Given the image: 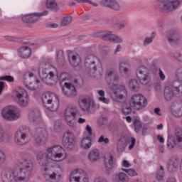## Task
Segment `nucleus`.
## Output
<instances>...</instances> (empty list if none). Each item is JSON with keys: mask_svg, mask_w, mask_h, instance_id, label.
Here are the masks:
<instances>
[{"mask_svg": "<svg viewBox=\"0 0 182 182\" xmlns=\"http://www.w3.org/2000/svg\"><path fill=\"white\" fill-rule=\"evenodd\" d=\"M63 146L67 150H73L75 147V136L70 132H67L63 137Z\"/></svg>", "mask_w": 182, "mask_h": 182, "instance_id": "obj_19", "label": "nucleus"}, {"mask_svg": "<svg viewBox=\"0 0 182 182\" xmlns=\"http://www.w3.org/2000/svg\"><path fill=\"white\" fill-rule=\"evenodd\" d=\"M58 26H59V25H58V23H48L47 25V28H52V29H55V28H58Z\"/></svg>", "mask_w": 182, "mask_h": 182, "instance_id": "obj_60", "label": "nucleus"}, {"mask_svg": "<svg viewBox=\"0 0 182 182\" xmlns=\"http://www.w3.org/2000/svg\"><path fill=\"white\" fill-rule=\"evenodd\" d=\"M98 124L100 127L106 126L107 124V117H103L99 118V119H98Z\"/></svg>", "mask_w": 182, "mask_h": 182, "instance_id": "obj_48", "label": "nucleus"}, {"mask_svg": "<svg viewBox=\"0 0 182 182\" xmlns=\"http://www.w3.org/2000/svg\"><path fill=\"white\" fill-rule=\"evenodd\" d=\"M164 96L167 102L173 100L175 96H182V81L175 80L171 85L166 86L164 89Z\"/></svg>", "mask_w": 182, "mask_h": 182, "instance_id": "obj_7", "label": "nucleus"}, {"mask_svg": "<svg viewBox=\"0 0 182 182\" xmlns=\"http://www.w3.org/2000/svg\"><path fill=\"white\" fill-rule=\"evenodd\" d=\"M76 2H77L78 4H90L92 6H98V4L97 3H93L92 1L90 0H75Z\"/></svg>", "mask_w": 182, "mask_h": 182, "instance_id": "obj_49", "label": "nucleus"}, {"mask_svg": "<svg viewBox=\"0 0 182 182\" xmlns=\"http://www.w3.org/2000/svg\"><path fill=\"white\" fill-rule=\"evenodd\" d=\"M156 36V33L153 32L150 37H146L144 41V46H147L148 45H150L154 40V38Z\"/></svg>", "mask_w": 182, "mask_h": 182, "instance_id": "obj_44", "label": "nucleus"}, {"mask_svg": "<svg viewBox=\"0 0 182 182\" xmlns=\"http://www.w3.org/2000/svg\"><path fill=\"white\" fill-rule=\"evenodd\" d=\"M157 75V69L149 70L146 66H141L136 70V77L140 84L151 86V78Z\"/></svg>", "mask_w": 182, "mask_h": 182, "instance_id": "obj_5", "label": "nucleus"}, {"mask_svg": "<svg viewBox=\"0 0 182 182\" xmlns=\"http://www.w3.org/2000/svg\"><path fill=\"white\" fill-rule=\"evenodd\" d=\"M100 159V152L97 149L92 150L88 154V160L91 163H95Z\"/></svg>", "mask_w": 182, "mask_h": 182, "instance_id": "obj_33", "label": "nucleus"}, {"mask_svg": "<svg viewBox=\"0 0 182 182\" xmlns=\"http://www.w3.org/2000/svg\"><path fill=\"white\" fill-rule=\"evenodd\" d=\"M1 116L4 120L13 122L21 117V109L15 105H9L1 110Z\"/></svg>", "mask_w": 182, "mask_h": 182, "instance_id": "obj_14", "label": "nucleus"}, {"mask_svg": "<svg viewBox=\"0 0 182 182\" xmlns=\"http://www.w3.org/2000/svg\"><path fill=\"white\" fill-rule=\"evenodd\" d=\"M133 124L134 126V131L136 133H139L140 130H141V127H143V125L141 124V122H140V119L135 118L133 120Z\"/></svg>", "mask_w": 182, "mask_h": 182, "instance_id": "obj_40", "label": "nucleus"}, {"mask_svg": "<svg viewBox=\"0 0 182 182\" xmlns=\"http://www.w3.org/2000/svg\"><path fill=\"white\" fill-rule=\"evenodd\" d=\"M85 70L91 77H96L97 69L102 68V63L99 58L95 55H88L85 58Z\"/></svg>", "mask_w": 182, "mask_h": 182, "instance_id": "obj_6", "label": "nucleus"}, {"mask_svg": "<svg viewBox=\"0 0 182 182\" xmlns=\"http://www.w3.org/2000/svg\"><path fill=\"white\" fill-rule=\"evenodd\" d=\"M70 182H89L84 173H80L77 169L74 170L70 175Z\"/></svg>", "mask_w": 182, "mask_h": 182, "instance_id": "obj_24", "label": "nucleus"}, {"mask_svg": "<svg viewBox=\"0 0 182 182\" xmlns=\"http://www.w3.org/2000/svg\"><path fill=\"white\" fill-rule=\"evenodd\" d=\"M129 85L130 89L133 90L134 92H139V90L140 89V85L139 84V82L136 80H132L129 82Z\"/></svg>", "mask_w": 182, "mask_h": 182, "instance_id": "obj_39", "label": "nucleus"}, {"mask_svg": "<svg viewBox=\"0 0 182 182\" xmlns=\"http://www.w3.org/2000/svg\"><path fill=\"white\" fill-rule=\"evenodd\" d=\"M173 58L178 62H182V54L180 53H174L173 54Z\"/></svg>", "mask_w": 182, "mask_h": 182, "instance_id": "obj_53", "label": "nucleus"}, {"mask_svg": "<svg viewBox=\"0 0 182 182\" xmlns=\"http://www.w3.org/2000/svg\"><path fill=\"white\" fill-rule=\"evenodd\" d=\"M40 77L43 83H46L48 86H55L58 82L62 83V82L70 79L68 73H62L59 75L58 68L53 65H49L48 68L43 69L41 73H40Z\"/></svg>", "mask_w": 182, "mask_h": 182, "instance_id": "obj_4", "label": "nucleus"}, {"mask_svg": "<svg viewBox=\"0 0 182 182\" xmlns=\"http://www.w3.org/2000/svg\"><path fill=\"white\" fill-rule=\"evenodd\" d=\"M104 163L107 170H112L114 167V160L112 154H108L105 156Z\"/></svg>", "mask_w": 182, "mask_h": 182, "instance_id": "obj_31", "label": "nucleus"}, {"mask_svg": "<svg viewBox=\"0 0 182 182\" xmlns=\"http://www.w3.org/2000/svg\"><path fill=\"white\" fill-rule=\"evenodd\" d=\"M48 14H49L48 11H44L40 14L34 13L32 14H28L22 17V21L26 23H35V22H38V21H39L41 16H46Z\"/></svg>", "mask_w": 182, "mask_h": 182, "instance_id": "obj_21", "label": "nucleus"}, {"mask_svg": "<svg viewBox=\"0 0 182 182\" xmlns=\"http://www.w3.org/2000/svg\"><path fill=\"white\" fill-rule=\"evenodd\" d=\"M72 21L73 18L70 16L64 17L60 22V25L61 26H68V25L72 23Z\"/></svg>", "mask_w": 182, "mask_h": 182, "instance_id": "obj_43", "label": "nucleus"}, {"mask_svg": "<svg viewBox=\"0 0 182 182\" xmlns=\"http://www.w3.org/2000/svg\"><path fill=\"white\" fill-rule=\"evenodd\" d=\"M12 97L21 107H26L29 105V95L21 87H17L13 90Z\"/></svg>", "mask_w": 182, "mask_h": 182, "instance_id": "obj_11", "label": "nucleus"}, {"mask_svg": "<svg viewBox=\"0 0 182 182\" xmlns=\"http://www.w3.org/2000/svg\"><path fill=\"white\" fill-rule=\"evenodd\" d=\"M99 143H105V144H109V138H105V136H103V135H102L98 141H97Z\"/></svg>", "mask_w": 182, "mask_h": 182, "instance_id": "obj_51", "label": "nucleus"}, {"mask_svg": "<svg viewBox=\"0 0 182 182\" xmlns=\"http://www.w3.org/2000/svg\"><path fill=\"white\" fill-rule=\"evenodd\" d=\"M0 80H5L6 82H10V83L14 82V78L11 75H5L0 77Z\"/></svg>", "mask_w": 182, "mask_h": 182, "instance_id": "obj_50", "label": "nucleus"}, {"mask_svg": "<svg viewBox=\"0 0 182 182\" xmlns=\"http://www.w3.org/2000/svg\"><path fill=\"white\" fill-rule=\"evenodd\" d=\"M168 42L172 43H178L181 41V34L177 30H170L167 32Z\"/></svg>", "mask_w": 182, "mask_h": 182, "instance_id": "obj_27", "label": "nucleus"}, {"mask_svg": "<svg viewBox=\"0 0 182 182\" xmlns=\"http://www.w3.org/2000/svg\"><path fill=\"white\" fill-rule=\"evenodd\" d=\"M134 144H136V139L131 138V144L129 146V149L132 150L133 149V147H134Z\"/></svg>", "mask_w": 182, "mask_h": 182, "instance_id": "obj_59", "label": "nucleus"}, {"mask_svg": "<svg viewBox=\"0 0 182 182\" xmlns=\"http://www.w3.org/2000/svg\"><path fill=\"white\" fill-rule=\"evenodd\" d=\"M147 134V127L144 126L142 129V136Z\"/></svg>", "mask_w": 182, "mask_h": 182, "instance_id": "obj_64", "label": "nucleus"}, {"mask_svg": "<svg viewBox=\"0 0 182 182\" xmlns=\"http://www.w3.org/2000/svg\"><path fill=\"white\" fill-rule=\"evenodd\" d=\"M46 6L53 11H58V3L55 0H47Z\"/></svg>", "mask_w": 182, "mask_h": 182, "instance_id": "obj_42", "label": "nucleus"}, {"mask_svg": "<svg viewBox=\"0 0 182 182\" xmlns=\"http://www.w3.org/2000/svg\"><path fill=\"white\" fill-rule=\"evenodd\" d=\"M99 36H100L103 41L114 42V43H123V38L112 33L110 31L100 32L99 33Z\"/></svg>", "mask_w": 182, "mask_h": 182, "instance_id": "obj_20", "label": "nucleus"}, {"mask_svg": "<svg viewBox=\"0 0 182 182\" xmlns=\"http://www.w3.org/2000/svg\"><path fill=\"white\" fill-rule=\"evenodd\" d=\"M81 147L85 149V150H89V148L92 147V139L90 137L87 136L82 140Z\"/></svg>", "mask_w": 182, "mask_h": 182, "instance_id": "obj_37", "label": "nucleus"}, {"mask_svg": "<svg viewBox=\"0 0 182 182\" xmlns=\"http://www.w3.org/2000/svg\"><path fill=\"white\" fill-rule=\"evenodd\" d=\"M159 76L161 79V80H166V75H164V73H163V70H161V69H159Z\"/></svg>", "mask_w": 182, "mask_h": 182, "instance_id": "obj_57", "label": "nucleus"}, {"mask_svg": "<svg viewBox=\"0 0 182 182\" xmlns=\"http://www.w3.org/2000/svg\"><path fill=\"white\" fill-rule=\"evenodd\" d=\"M23 85L29 89V90H38L41 89V84L39 80L36 79L35 74L31 72H27L23 75Z\"/></svg>", "mask_w": 182, "mask_h": 182, "instance_id": "obj_15", "label": "nucleus"}, {"mask_svg": "<svg viewBox=\"0 0 182 182\" xmlns=\"http://www.w3.org/2000/svg\"><path fill=\"white\" fill-rule=\"evenodd\" d=\"M62 91L63 95L67 96V97H76L77 96L76 87L70 83L65 82L64 87H62Z\"/></svg>", "mask_w": 182, "mask_h": 182, "instance_id": "obj_22", "label": "nucleus"}, {"mask_svg": "<svg viewBox=\"0 0 182 182\" xmlns=\"http://www.w3.org/2000/svg\"><path fill=\"white\" fill-rule=\"evenodd\" d=\"M166 146L168 150H174L176 147L182 149V128L176 127L174 129V134H168Z\"/></svg>", "mask_w": 182, "mask_h": 182, "instance_id": "obj_8", "label": "nucleus"}, {"mask_svg": "<svg viewBox=\"0 0 182 182\" xmlns=\"http://www.w3.org/2000/svg\"><path fill=\"white\" fill-rule=\"evenodd\" d=\"M129 65L127 61H122L119 64V73L122 76H127L130 73Z\"/></svg>", "mask_w": 182, "mask_h": 182, "instance_id": "obj_32", "label": "nucleus"}, {"mask_svg": "<svg viewBox=\"0 0 182 182\" xmlns=\"http://www.w3.org/2000/svg\"><path fill=\"white\" fill-rule=\"evenodd\" d=\"M97 93L100 96L99 97V100H100V102H102V103H105L106 105H109V103H110V100L105 97V92L103 90H98Z\"/></svg>", "mask_w": 182, "mask_h": 182, "instance_id": "obj_41", "label": "nucleus"}, {"mask_svg": "<svg viewBox=\"0 0 182 182\" xmlns=\"http://www.w3.org/2000/svg\"><path fill=\"white\" fill-rule=\"evenodd\" d=\"M28 119L31 123L33 124H39L42 122V118L41 117V112L38 109H31L28 112Z\"/></svg>", "mask_w": 182, "mask_h": 182, "instance_id": "obj_26", "label": "nucleus"}, {"mask_svg": "<svg viewBox=\"0 0 182 182\" xmlns=\"http://www.w3.org/2000/svg\"><path fill=\"white\" fill-rule=\"evenodd\" d=\"M154 87L156 92H160L161 90V82L160 81L155 82Z\"/></svg>", "mask_w": 182, "mask_h": 182, "instance_id": "obj_55", "label": "nucleus"}, {"mask_svg": "<svg viewBox=\"0 0 182 182\" xmlns=\"http://www.w3.org/2000/svg\"><path fill=\"white\" fill-rule=\"evenodd\" d=\"M122 171H125V173H127V174H129V176H130L131 177H134V176H137V172H136V171L133 168H129V169L122 168Z\"/></svg>", "mask_w": 182, "mask_h": 182, "instance_id": "obj_47", "label": "nucleus"}, {"mask_svg": "<svg viewBox=\"0 0 182 182\" xmlns=\"http://www.w3.org/2000/svg\"><path fill=\"white\" fill-rule=\"evenodd\" d=\"M171 113L174 117H182V100H176L171 107Z\"/></svg>", "mask_w": 182, "mask_h": 182, "instance_id": "obj_25", "label": "nucleus"}, {"mask_svg": "<svg viewBox=\"0 0 182 182\" xmlns=\"http://www.w3.org/2000/svg\"><path fill=\"white\" fill-rule=\"evenodd\" d=\"M156 178L159 181H161V180H163V178H164V172H163V171H159L156 174Z\"/></svg>", "mask_w": 182, "mask_h": 182, "instance_id": "obj_54", "label": "nucleus"}, {"mask_svg": "<svg viewBox=\"0 0 182 182\" xmlns=\"http://www.w3.org/2000/svg\"><path fill=\"white\" fill-rule=\"evenodd\" d=\"M101 4L114 11L120 10V4L116 0H102Z\"/></svg>", "mask_w": 182, "mask_h": 182, "instance_id": "obj_29", "label": "nucleus"}, {"mask_svg": "<svg viewBox=\"0 0 182 182\" xmlns=\"http://www.w3.org/2000/svg\"><path fill=\"white\" fill-rule=\"evenodd\" d=\"M123 167H129L130 166V163L127 161V160H124L122 163Z\"/></svg>", "mask_w": 182, "mask_h": 182, "instance_id": "obj_61", "label": "nucleus"}, {"mask_svg": "<svg viewBox=\"0 0 182 182\" xmlns=\"http://www.w3.org/2000/svg\"><path fill=\"white\" fill-rule=\"evenodd\" d=\"M33 161L25 157L17 161V167L3 172V182H28L32 176Z\"/></svg>", "mask_w": 182, "mask_h": 182, "instance_id": "obj_2", "label": "nucleus"}, {"mask_svg": "<svg viewBox=\"0 0 182 182\" xmlns=\"http://www.w3.org/2000/svg\"><path fill=\"white\" fill-rule=\"evenodd\" d=\"M166 182H177V179H176L174 177H169Z\"/></svg>", "mask_w": 182, "mask_h": 182, "instance_id": "obj_62", "label": "nucleus"}, {"mask_svg": "<svg viewBox=\"0 0 182 182\" xmlns=\"http://www.w3.org/2000/svg\"><path fill=\"white\" fill-rule=\"evenodd\" d=\"M68 61L71 66L73 68H77L82 65V58L76 52L68 51Z\"/></svg>", "mask_w": 182, "mask_h": 182, "instance_id": "obj_23", "label": "nucleus"}, {"mask_svg": "<svg viewBox=\"0 0 182 182\" xmlns=\"http://www.w3.org/2000/svg\"><path fill=\"white\" fill-rule=\"evenodd\" d=\"M127 146V145L126 144V139L124 137L119 139L117 144V151H124V150H126Z\"/></svg>", "mask_w": 182, "mask_h": 182, "instance_id": "obj_36", "label": "nucleus"}, {"mask_svg": "<svg viewBox=\"0 0 182 182\" xmlns=\"http://www.w3.org/2000/svg\"><path fill=\"white\" fill-rule=\"evenodd\" d=\"M54 130H55V132H60V130H62V120H57L55 122Z\"/></svg>", "mask_w": 182, "mask_h": 182, "instance_id": "obj_46", "label": "nucleus"}, {"mask_svg": "<svg viewBox=\"0 0 182 182\" xmlns=\"http://www.w3.org/2000/svg\"><path fill=\"white\" fill-rule=\"evenodd\" d=\"M133 107L132 106L131 102H124L122 105V113L125 114L126 116H128V114H131L133 109H132Z\"/></svg>", "mask_w": 182, "mask_h": 182, "instance_id": "obj_35", "label": "nucleus"}, {"mask_svg": "<svg viewBox=\"0 0 182 182\" xmlns=\"http://www.w3.org/2000/svg\"><path fill=\"white\" fill-rule=\"evenodd\" d=\"M65 119L67 124L70 127H75V122L82 124L86 122V119L80 117V112L76 107H68L65 111Z\"/></svg>", "mask_w": 182, "mask_h": 182, "instance_id": "obj_9", "label": "nucleus"}, {"mask_svg": "<svg viewBox=\"0 0 182 182\" xmlns=\"http://www.w3.org/2000/svg\"><path fill=\"white\" fill-rule=\"evenodd\" d=\"M94 182H107V179L103 177H98L94 180Z\"/></svg>", "mask_w": 182, "mask_h": 182, "instance_id": "obj_58", "label": "nucleus"}, {"mask_svg": "<svg viewBox=\"0 0 182 182\" xmlns=\"http://www.w3.org/2000/svg\"><path fill=\"white\" fill-rule=\"evenodd\" d=\"M86 130H87V132H88V134L90 136H92V128L90 127V126L87 125Z\"/></svg>", "mask_w": 182, "mask_h": 182, "instance_id": "obj_63", "label": "nucleus"}, {"mask_svg": "<svg viewBox=\"0 0 182 182\" xmlns=\"http://www.w3.org/2000/svg\"><path fill=\"white\" fill-rule=\"evenodd\" d=\"M36 159L41 167L43 177L47 182H59L62 178L63 168L59 166H53V161H62L66 159L63 149L60 146H54L48 149V154L42 151L37 153Z\"/></svg>", "mask_w": 182, "mask_h": 182, "instance_id": "obj_1", "label": "nucleus"}, {"mask_svg": "<svg viewBox=\"0 0 182 182\" xmlns=\"http://www.w3.org/2000/svg\"><path fill=\"white\" fill-rule=\"evenodd\" d=\"M43 105L50 112H57L59 109V98L53 92H46L42 96Z\"/></svg>", "mask_w": 182, "mask_h": 182, "instance_id": "obj_10", "label": "nucleus"}, {"mask_svg": "<svg viewBox=\"0 0 182 182\" xmlns=\"http://www.w3.org/2000/svg\"><path fill=\"white\" fill-rule=\"evenodd\" d=\"M118 178L120 180V181H122V182H127V181H129V177L124 172H120L118 174Z\"/></svg>", "mask_w": 182, "mask_h": 182, "instance_id": "obj_45", "label": "nucleus"}, {"mask_svg": "<svg viewBox=\"0 0 182 182\" xmlns=\"http://www.w3.org/2000/svg\"><path fill=\"white\" fill-rule=\"evenodd\" d=\"M159 4L157 9L161 12H174L178 9L181 1L180 0H156Z\"/></svg>", "mask_w": 182, "mask_h": 182, "instance_id": "obj_13", "label": "nucleus"}, {"mask_svg": "<svg viewBox=\"0 0 182 182\" xmlns=\"http://www.w3.org/2000/svg\"><path fill=\"white\" fill-rule=\"evenodd\" d=\"M6 156H5V152L4 151L0 150V163H4Z\"/></svg>", "mask_w": 182, "mask_h": 182, "instance_id": "obj_56", "label": "nucleus"}, {"mask_svg": "<svg viewBox=\"0 0 182 182\" xmlns=\"http://www.w3.org/2000/svg\"><path fill=\"white\" fill-rule=\"evenodd\" d=\"M74 83L76 86H78V87H82V86H83V80L79 77L74 80Z\"/></svg>", "mask_w": 182, "mask_h": 182, "instance_id": "obj_52", "label": "nucleus"}, {"mask_svg": "<svg viewBox=\"0 0 182 182\" xmlns=\"http://www.w3.org/2000/svg\"><path fill=\"white\" fill-rule=\"evenodd\" d=\"M12 139V135L5 133V131L0 127V141L1 143H9Z\"/></svg>", "mask_w": 182, "mask_h": 182, "instance_id": "obj_34", "label": "nucleus"}, {"mask_svg": "<svg viewBox=\"0 0 182 182\" xmlns=\"http://www.w3.org/2000/svg\"><path fill=\"white\" fill-rule=\"evenodd\" d=\"M34 139L37 146H42L48 140V131L45 128H36L34 134Z\"/></svg>", "mask_w": 182, "mask_h": 182, "instance_id": "obj_18", "label": "nucleus"}, {"mask_svg": "<svg viewBox=\"0 0 182 182\" xmlns=\"http://www.w3.org/2000/svg\"><path fill=\"white\" fill-rule=\"evenodd\" d=\"M57 62L60 66H63L65 65V52L63 50H59L57 53Z\"/></svg>", "mask_w": 182, "mask_h": 182, "instance_id": "obj_38", "label": "nucleus"}, {"mask_svg": "<svg viewBox=\"0 0 182 182\" xmlns=\"http://www.w3.org/2000/svg\"><path fill=\"white\" fill-rule=\"evenodd\" d=\"M130 103L135 110H143L147 106V98L141 94H135L131 97Z\"/></svg>", "mask_w": 182, "mask_h": 182, "instance_id": "obj_16", "label": "nucleus"}, {"mask_svg": "<svg viewBox=\"0 0 182 182\" xmlns=\"http://www.w3.org/2000/svg\"><path fill=\"white\" fill-rule=\"evenodd\" d=\"M105 79L109 86V89L112 90L111 97L114 102L117 103H123L124 102V96H127V90L126 87L122 85H116L112 82H117L119 80V75L116 70L109 69L105 74Z\"/></svg>", "mask_w": 182, "mask_h": 182, "instance_id": "obj_3", "label": "nucleus"}, {"mask_svg": "<svg viewBox=\"0 0 182 182\" xmlns=\"http://www.w3.org/2000/svg\"><path fill=\"white\" fill-rule=\"evenodd\" d=\"M18 55L23 59H28L32 55V50L28 46H23L18 49Z\"/></svg>", "mask_w": 182, "mask_h": 182, "instance_id": "obj_30", "label": "nucleus"}, {"mask_svg": "<svg viewBox=\"0 0 182 182\" xmlns=\"http://www.w3.org/2000/svg\"><path fill=\"white\" fill-rule=\"evenodd\" d=\"M178 164H180V159L178 157H171L168 161V171H169V173H174L175 171H177V167H178Z\"/></svg>", "mask_w": 182, "mask_h": 182, "instance_id": "obj_28", "label": "nucleus"}, {"mask_svg": "<svg viewBox=\"0 0 182 182\" xmlns=\"http://www.w3.org/2000/svg\"><path fill=\"white\" fill-rule=\"evenodd\" d=\"M79 107L82 112H89L95 107V100L90 95H82L79 98Z\"/></svg>", "mask_w": 182, "mask_h": 182, "instance_id": "obj_17", "label": "nucleus"}, {"mask_svg": "<svg viewBox=\"0 0 182 182\" xmlns=\"http://www.w3.org/2000/svg\"><path fill=\"white\" fill-rule=\"evenodd\" d=\"M31 140V129L26 126L21 127L14 135V142L18 146H23Z\"/></svg>", "mask_w": 182, "mask_h": 182, "instance_id": "obj_12", "label": "nucleus"}]
</instances>
